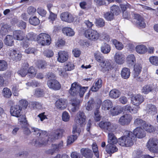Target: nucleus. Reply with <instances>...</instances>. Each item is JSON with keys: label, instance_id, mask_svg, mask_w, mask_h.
Wrapping results in <instances>:
<instances>
[{"label": "nucleus", "instance_id": "f257e3e1", "mask_svg": "<svg viewBox=\"0 0 158 158\" xmlns=\"http://www.w3.org/2000/svg\"><path fill=\"white\" fill-rule=\"evenodd\" d=\"M135 139L132 132L127 131L124 132V135L118 139V143L121 146L129 147L133 144Z\"/></svg>", "mask_w": 158, "mask_h": 158}, {"label": "nucleus", "instance_id": "f03ea898", "mask_svg": "<svg viewBox=\"0 0 158 158\" xmlns=\"http://www.w3.org/2000/svg\"><path fill=\"white\" fill-rule=\"evenodd\" d=\"M47 131H43V134L39 138L35 139L33 143L34 145L36 147H41L47 145L49 139V136Z\"/></svg>", "mask_w": 158, "mask_h": 158}, {"label": "nucleus", "instance_id": "7ed1b4c3", "mask_svg": "<svg viewBox=\"0 0 158 158\" xmlns=\"http://www.w3.org/2000/svg\"><path fill=\"white\" fill-rule=\"evenodd\" d=\"M100 127L104 131L107 132H113L116 129V125L110 122L106 121H101L99 123Z\"/></svg>", "mask_w": 158, "mask_h": 158}, {"label": "nucleus", "instance_id": "20e7f679", "mask_svg": "<svg viewBox=\"0 0 158 158\" xmlns=\"http://www.w3.org/2000/svg\"><path fill=\"white\" fill-rule=\"evenodd\" d=\"M146 147L151 152L158 153V140L155 138H151L148 140Z\"/></svg>", "mask_w": 158, "mask_h": 158}, {"label": "nucleus", "instance_id": "39448f33", "mask_svg": "<svg viewBox=\"0 0 158 158\" xmlns=\"http://www.w3.org/2000/svg\"><path fill=\"white\" fill-rule=\"evenodd\" d=\"M61 20L68 23H71L73 21L76 23L79 22L78 18L76 16H73L68 12H64L61 14L60 16Z\"/></svg>", "mask_w": 158, "mask_h": 158}, {"label": "nucleus", "instance_id": "423d86ee", "mask_svg": "<svg viewBox=\"0 0 158 158\" xmlns=\"http://www.w3.org/2000/svg\"><path fill=\"white\" fill-rule=\"evenodd\" d=\"M85 35L89 40L94 41L97 40L100 37V34L94 30H87L85 32Z\"/></svg>", "mask_w": 158, "mask_h": 158}, {"label": "nucleus", "instance_id": "0eeeda50", "mask_svg": "<svg viewBox=\"0 0 158 158\" xmlns=\"http://www.w3.org/2000/svg\"><path fill=\"white\" fill-rule=\"evenodd\" d=\"M37 41L43 46L48 45L49 44V35L45 33H40L37 37Z\"/></svg>", "mask_w": 158, "mask_h": 158}, {"label": "nucleus", "instance_id": "6e6552de", "mask_svg": "<svg viewBox=\"0 0 158 158\" xmlns=\"http://www.w3.org/2000/svg\"><path fill=\"white\" fill-rule=\"evenodd\" d=\"M142 68V66L141 63H137L134 65L133 72V77L138 81H141V80L139 76Z\"/></svg>", "mask_w": 158, "mask_h": 158}, {"label": "nucleus", "instance_id": "1a4fd4ad", "mask_svg": "<svg viewBox=\"0 0 158 158\" xmlns=\"http://www.w3.org/2000/svg\"><path fill=\"white\" fill-rule=\"evenodd\" d=\"M86 118V117L84 112L79 111L76 114L75 121L77 124L83 126L85 124Z\"/></svg>", "mask_w": 158, "mask_h": 158}, {"label": "nucleus", "instance_id": "9d476101", "mask_svg": "<svg viewBox=\"0 0 158 158\" xmlns=\"http://www.w3.org/2000/svg\"><path fill=\"white\" fill-rule=\"evenodd\" d=\"M97 103L100 106L101 103L102 109L105 111L109 110L113 106L112 102L109 99L105 100L102 103L101 100L99 99L98 100Z\"/></svg>", "mask_w": 158, "mask_h": 158}, {"label": "nucleus", "instance_id": "9b49d317", "mask_svg": "<svg viewBox=\"0 0 158 158\" xmlns=\"http://www.w3.org/2000/svg\"><path fill=\"white\" fill-rule=\"evenodd\" d=\"M55 75L53 73L50 74V88L54 90H59L61 88L60 84L56 80L54 79Z\"/></svg>", "mask_w": 158, "mask_h": 158}, {"label": "nucleus", "instance_id": "f8f14e48", "mask_svg": "<svg viewBox=\"0 0 158 158\" xmlns=\"http://www.w3.org/2000/svg\"><path fill=\"white\" fill-rule=\"evenodd\" d=\"M144 101V98L143 96L140 94L133 95L131 98L132 104L135 106H139Z\"/></svg>", "mask_w": 158, "mask_h": 158}, {"label": "nucleus", "instance_id": "ddd939ff", "mask_svg": "<svg viewBox=\"0 0 158 158\" xmlns=\"http://www.w3.org/2000/svg\"><path fill=\"white\" fill-rule=\"evenodd\" d=\"M132 119V117L130 114H125L120 118L118 123L122 125H128L130 123Z\"/></svg>", "mask_w": 158, "mask_h": 158}, {"label": "nucleus", "instance_id": "4468645a", "mask_svg": "<svg viewBox=\"0 0 158 158\" xmlns=\"http://www.w3.org/2000/svg\"><path fill=\"white\" fill-rule=\"evenodd\" d=\"M99 65L101 67V71L103 73L110 71L113 68L110 62L108 60L101 62Z\"/></svg>", "mask_w": 158, "mask_h": 158}, {"label": "nucleus", "instance_id": "2eb2a0df", "mask_svg": "<svg viewBox=\"0 0 158 158\" xmlns=\"http://www.w3.org/2000/svg\"><path fill=\"white\" fill-rule=\"evenodd\" d=\"M58 55L57 61L59 62L63 63L68 60L69 54L66 51L60 50L58 52Z\"/></svg>", "mask_w": 158, "mask_h": 158}, {"label": "nucleus", "instance_id": "dca6fc26", "mask_svg": "<svg viewBox=\"0 0 158 158\" xmlns=\"http://www.w3.org/2000/svg\"><path fill=\"white\" fill-rule=\"evenodd\" d=\"M128 106L121 107L118 106H116L110 110V113L113 116L118 115L122 112L125 111L124 108H126V107L128 108Z\"/></svg>", "mask_w": 158, "mask_h": 158}, {"label": "nucleus", "instance_id": "f3484780", "mask_svg": "<svg viewBox=\"0 0 158 158\" xmlns=\"http://www.w3.org/2000/svg\"><path fill=\"white\" fill-rule=\"evenodd\" d=\"M64 132V130L61 129H57L51 133L50 135V140L52 142L61 138Z\"/></svg>", "mask_w": 158, "mask_h": 158}, {"label": "nucleus", "instance_id": "a211bd4d", "mask_svg": "<svg viewBox=\"0 0 158 158\" xmlns=\"http://www.w3.org/2000/svg\"><path fill=\"white\" fill-rule=\"evenodd\" d=\"M22 107L19 105H15L11 107L10 112L11 115L14 117L19 118L21 114Z\"/></svg>", "mask_w": 158, "mask_h": 158}, {"label": "nucleus", "instance_id": "6ab92c4d", "mask_svg": "<svg viewBox=\"0 0 158 158\" xmlns=\"http://www.w3.org/2000/svg\"><path fill=\"white\" fill-rule=\"evenodd\" d=\"M135 21L136 22L137 25L140 27H145L146 24L144 19L140 15L138 14L134 15Z\"/></svg>", "mask_w": 158, "mask_h": 158}, {"label": "nucleus", "instance_id": "aec40b11", "mask_svg": "<svg viewBox=\"0 0 158 158\" xmlns=\"http://www.w3.org/2000/svg\"><path fill=\"white\" fill-rule=\"evenodd\" d=\"M133 135L135 138H142L145 136V133L143 130L140 127H137L133 131Z\"/></svg>", "mask_w": 158, "mask_h": 158}, {"label": "nucleus", "instance_id": "412c9836", "mask_svg": "<svg viewBox=\"0 0 158 158\" xmlns=\"http://www.w3.org/2000/svg\"><path fill=\"white\" fill-rule=\"evenodd\" d=\"M80 85L77 82L73 83L69 90V93L72 96H75L79 92Z\"/></svg>", "mask_w": 158, "mask_h": 158}, {"label": "nucleus", "instance_id": "4be33fe9", "mask_svg": "<svg viewBox=\"0 0 158 158\" xmlns=\"http://www.w3.org/2000/svg\"><path fill=\"white\" fill-rule=\"evenodd\" d=\"M55 106L57 109L60 110H63L67 107V102L65 99L60 98L56 101Z\"/></svg>", "mask_w": 158, "mask_h": 158}, {"label": "nucleus", "instance_id": "5701e85b", "mask_svg": "<svg viewBox=\"0 0 158 158\" xmlns=\"http://www.w3.org/2000/svg\"><path fill=\"white\" fill-rule=\"evenodd\" d=\"M115 61L119 64H123L124 61L125 57L121 52H118L115 53L114 56Z\"/></svg>", "mask_w": 158, "mask_h": 158}, {"label": "nucleus", "instance_id": "b1692460", "mask_svg": "<svg viewBox=\"0 0 158 158\" xmlns=\"http://www.w3.org/2000/svg\"><path fill=\"white\" fill-rule=\"evenodd\" d=\"M80 152L82 155L85 158H92L93 156L91 150L88 148H82L81 149Z\"/></svg>", "mask_w": 158, "mask_h": 158}, {"label": "nucleus", "instance_id": "393cba45", "mask_svg": "<svg viewBox=\"0 0 158 158\" xmlns=\"http://www.w3.org/2000/svg\"><path fill=\"white\" fill-rule=\"evenodd\" d=\"M13 35L15 39L18 40H22L25 38V33L21 30H16L13 32Z\"/></svg>", "mask_w": 158, "mask_h": 158}, {"label": "nucleus", "instance_id": "a878e982", "mask_svg": "<svg viewBox=\"0 0 158 158\" xmlns=\"http://www.w3.org/2000/svg\"><path fill=\"white\" fill-rule=\"evenodd\" d=\"M29 67L27 63L23 64L21 69L18 71V73L22 77H24L27 73V69Z\"/></svg>", "mask_w": 158, "mask_h": 158}, {"label": "nucleus", "instance_id": "bb28decb", "mask_svg": "<svg viewBox=\"0 0 158 158\" xmlns=\"http://www.w3.org/2000/svg\"><path fill=\"white\" fill-rule=\"evenodd\" d=\"M107 142L109 144H114L118 142V140L113 133L109 132L108 134Z\"/></svg>", "mask_w": 158, "mask_h": 158}, {"label": "nucleus", "instance_id": "cd10ccee", "mask_svg": "<svg viewBox=\"0 0 158 158\" xmlns=\"http://www.w3.org/2000/svg\"><path fill=\"white\" fill-rule=\"evenodd\" d=\"M143 127L147 132L152 133L154 132L156 130V128L150 124L147 123L145 122L143 125Z\"/></svg>", "mask_w": 158, "mask_h": 158}, {"label": "nucleus", "instance_id": "c85d7f7f", "mask_svg": "<svg viewBox=\"0 0 158 158\" xmlns=\"http://www.w3.org/2000/svg\"><path fill=\"white\" fill-rule=\"evenodd\" d=\"M147 111L148 114L153 115L157 113V109L155 105L149 104L147 106Z\"/></svg>", "mask_w": 158, "mask_h": 158}, {"label": "nucleus", "instance_id": "c756f323", "mask_svg": "<svg viewBox=\"0 0 158 158\" xmlns=\"http://www.w3.org/2000/svg\"><path fill=\"white\" fill-rule=\"evenodd\" d=\"M14 36L10 35H7L4 40L5 44L9 46H12L14 44Z\"/></svg>", "mask_w": 158, "mask_h": 158}, {"label": "nucleus", "instance_id": "7c9ffc66", "mask_svg": "<svg viewBox=\"0 0 158 158\" xmlns=\"http://www.w3.org/2000/svg\"><path fill=\"white\" fill-rule=\"evenodd\" d=\"M130 73V69L125 67L122 69L121 72V75L123 78L127 79L129 77Z\"/></svg>", "mask_w": 158, "mask_h": 158}, {"label": "nucleus", "instance_id": "2f4dec72", "mask_svg": "<svg viewBox=\"0 0 158 158\" xmlns=\"http://www.w3.org/2000/svg\"><path fill=\"white\" fill-rule=\"evenodd\" d=\"M120 94L121 93L119 90L114 89L110 91L109 96L111 98L116 99L119 97Z\"/></svg>", "mask_w": 158, "mask_h": 158}, {"label": "nucleus", "instance_id": "473e14b6", "mask_svg": "<svg viewBox=\"0 0 158 158\" xmlns=\"http://www.w3.org/2000/svg\"><path fill=\"white\" fill-rule=\"evenodd\" d=\"M106 151L109 154L113 153L118 150V148L114 144H108L106 147Z\"/></svg>", "mask_w": 158, "mask_h": 158}, {"label": "nucleus", "instance_id": "72a5a7b5", "mask_svg": "<svg viewBox=\"0 0 158 158\" xmlns=\"http://www.w3.org/2000/svg\"><path fill=\"white\" fill-rule=\"evenodd\" d=\"M136 52L139 54H144L147 50V48L143 45L141 44L137 46L135 48Z\"/></svg>", "mask_w": 158, "mask_h": 158}, {"label": "nucleus", "instance_id": "f704fd0d", "mask_svg": "<svg viewBox=\"0 0 158 158\" xmlns=\"http://www.w3.org/2000/svg\"><path fill=\"white\" fill-rule=\"evenodd\" d=\"M62 31L64 34L69 36H73L75 34V32L73 29L69 27H66L63 28Z\"/></svg>", "mask_w": 158, "mask_h": 158}, {"label": "nucleus", "instance_id": "c9c22d12", "mask_svg": "<svg viewBox=\"0 0 158 158\" xmlns=\"http://www.w3.org/2000/svg\"><path fill=\"white\" fill-rule=\"evenodd\" d=\"M111 50V47L106 43H104L101 47V51L104 54H108Z\"/></svg>", "mask_w": 158, "mask_h": 158}, {"label": "nucleus", "instance_id": "e433bc0d", "mask_svg": "<svg viewBox=\"0 0 158 158\" xmlns=\"http://www.w3.org/2000/svg\"><path fill=\"white\" fill-rule=\"evenodd\" d=\"M11 29V26L7 24L3 25L2 27L0 33L2 35H5L7 34Z\"/></svg>", "mask_w": 158, "mask_h": 158}, {"label": "nucleus", "instance_id": "4c0bfd02", "mask_svg": "<svg viewBox=\"0 0 158 158\" xmlns=\"http://www.w3.org/2000/svg\"><path fill=\"white\" fill-rule=\"evenodd\" d=\"M125 106H128V108L126 107V108H124L125 111H129L132 114L136 113L140 109V106H136V107H134L132 108L130 105H127Z\"/></svg>", "mask_w": 158, "mask_h": 158}, {"label": "nucleus", "instance_id": "58836bf2", "mask_svg": "<svg viewBox=\"0 0 158 158\" xmlns=\"http://www.w3.org/2000/svg\"><path fill=\"white\" fill-rule=\"evenodd\" d=\"M80 102V101L77 99L73 100L72 102V107L71 108V110L73 112H75L78 109Z\"/></svg>", "mask_w": 158, "mask_h": 158}, {"label": "nucleus", "instance_id": "ea45409f", "mask_svg": "<svg viewBox=\"0 0 158 158\" xmlns=\"http://www.w3.org/2000/svg\"><path fill=\"white\" fill-rule=\"evenodd\" d=\"M153 89V87L150 85H145L142 88L141 91L144 94H147Z\"/></svg>", "mask_w": 158, "mask_h": 158}, {"label": "nucleus", "instance_id": "a19ab883", "mask_svg": "<svg viewBox=\"0 0 158 158\" xmlns=\"http://www.w3.org/2000/svg\"><path fill=\"white\" fill-rule=\"evenodd\" d=\"M65 69L67 71H70L73 70L75 68V65L73 62L69 61L66 62L64 65Z\"/></svg>", "mask_w": 158, "mask_h": 158}, {"label": "nucleus", "instance_id": "79ce46f5", "mask_svg": "<svg viewBox=\"0 0 158 158\" xmlns=\"http://www.w3.org/2000/svg\"><path fill=\"white\" fill-rule=\"evenodd\" d=\"M63 146V142L61 141L58 144V145L56 144L52 145L51 150H50V154H52L54 152L58 151L59 148H61Z\"/></svg>", "mask_w": 158, "mask_h": 158}, {"label": "nucleus", "instance_id": "37998d69", "mask_svg": "<svg viewBox=\"0 0 158 158\" xmlns=\"http://www.w3.org/2000/svg\"><path fill=\"white\" fill-rule=\"evenodd\" d=\"M112 42L115 48L118 50H121L123 48L124 46L121 42L116 40H113Z\"/></svg>", "mask_w": 158, "mask_h": 158}, {"label": "nucleus", "instance_id": "c03bdc74", "mask_svg": "<svg viewBox=\"0 0 158 158\" xmlns=\"http://www.w3.org/2000/svg\"><path fill=\"white\" fill-rule=\"evenodd\" d=\"M110 10L111 12L114 15H118L120 13V10L119 7L115 5L112 6L110 8Z\"/></svg>", "mask_w": 158, "mask_h": 158}, {"label": "nucleus", "instance_id": "a18cd8bd", "mask_svg": "<svg viewBox=\"0 0 158 158\" xmlns=\"http://www.w3.org/2000/svg\"><path fill=\"white\" fill-rule=\"evenodd\" d=\"M79 124H75L73 125V128L72 133L73 134H77L79 135L81 132L80 127H82Z\"/></svg>", "mask_w": 158, "mask_h": 158}, {"label": "nucleus", "instance_id": "49530a36", "mask_svg": "<svg viewBox=\"0 0 158 158\" xmlns=\"http://www.w3.org/2000/svg\"><path fill=\"white\" fill-rule=\"evenodd\" d=\"M95 60L100 63L101 62L104 61V57L99 52H96L94 53Z\"/></svg>", "mask_w": 158, "mask_h": 158}, {"label": "nucleus", "instance_id": "de8ad7c7", "mask_svg": "<svg viewBox=\"0 0 158 158\" xmlns=\"http://www.w3.org/2000/svg\"><path fill=\"white\" fill-rule=\"evenodd\" d=\"M127 63L133 64L136 61L135 57L133 54L129 55L127 58Z\"/></svg>", "mask_w": 158, "mask_h": 158}, {"label": "nucleus", "instance_id": "09e8293b", "mask_svg": "<svg viewBox=\"0 0 158 158\" xmlns=\"http://www.w3.org/2000/svg\"><path fill=\"white\" fill-rule=\"evenodd\" d=\"M29 23L34 26L38 25L40 23V21L38 18L35 16L31 17L29 19Z\"/></svg>", "mask_w": 158, "mask_h": 158}, {"label": "nucleus", "instance_id": "8fccbe9b", "mask_svg": "<svg viewBox=\"0 0 158 158\" xmlns=\"http://www.w3.org/2000/svg\"><path fill=\"white\" fill-rule=\"evenodd\" d=\"M2 93L4 97L7 98H10L12 95L11 91L7 88H5L3 89Z\"/></svg>", "mask_w": 158, "mask_h": 158}, {"label": "nucleus", "instance_id": "3c124183", "mask_svg": "<svg viewBox=\"0 0 158 158\" xmlns=\"http://www.w3.org/2000/svg\"><path fill=\"white\" fill-rule=\"evenodd\" d=\"M10 55L12 59L16 60H20L22 56L21 54L17 53L14 50L10 53Z\"/></svg>", "mask_w": 158, "mask_h": 158}, {"label": "nucleus", "instance_id": "603ef678", "mask_svg": "<svg viewBox=\"0 0 158 158\" xmlns=\"http://www.w3.org/2000/svg\"><path fill=\"white\" fill-rule=\"evenodd\" d=\"M77 138V135H71L68 137L67 143L68 144H70L76 140Z\"/></svg>", "mask_w": 158, "mask_h": 158}, {"label": "nucleus", "instance_id": "864d4df0", "mask_svg": "<svg viewBox=\"0 0 158 158\" xmlns=\"http://www.w3.org/2000/svg\"><path fill=\"white\" fill-rule=\"evenodd\" d=\"M94 105V102L93 100L89 101L85 105L86 109L88 110H91Z\"/></svg>", "mask_w": 158, "mask_h": 158}, {"label": "nucleus", "instance_id": "5fc2aeb1", "mask_svg": "<svg viewBox=\"0 0 158 158\" xmlns=\"http://www.w3.org/2000/svg\"><path fill=\"white\" fill-rule=\"evenodd\" d=\"M32 132L34 133V134L37 136H41L42 134H43V131H46L41 130L40 129L38 128L35 127H32Z\"/></svg>", "mask_w": 158, "mask_h": 158}, {"label": "nucleus", "instance_id": "6e6d98bb", "mask_svg": "<svg viewBox=\"0 0 158 158\" xmlns=\"http://www.w3.org/2000/svg\"><path fill=\"white\" fill-rule=\"evenodd\" d=\"M100 107V106L99 105L96 108V110L94 112V118L95 120L96 121H98L100 120L101 118V116L99 114V109Z\"/></svg>", "mask_w": 158, "mask_h": 158}, {"label": "nucleus", "instance_id": "4d7b16f0", "mask_svg": "<svg viewBox=\"0 0 158 158\" xmlns=\"http://www.w3.org/2000/svg\"><path fill=\"white\" fill-rule=\"evenodd\" d=\"M149 60L152 64L156 66H158V56H151L149 58Z\"/></svg>", "mask_w": 158, "mask_h": 158}, {"label": "nucleus", "instance_id": "13d9d810", "mask_svg": "<svg viewBox=\"0 0 158 158\" xmlns=\"http://www.w3.org/2000/svg\"><path fill=\"white\" fill-rule=\"evenodd\" d=\"M7 63L4 60H0V71H3L7 68Z\"/></svg>", "mask_w": 158, "mask_h": 158}, {"label": "nucleus", "instance_id": "bf43d9fd", "mask_svg": "<svg viewBox=\"0 0 158 158\" xmlns=\"http://www.w3.org/2000/svg\"><path fill=\"white\" fill-rule=\"evenodd\" d=\"M105 19L108 21H111L114 18V15L111 11L106 13L104 15Z\"/></svg>", "mask_w": 158, "mask_h": 158}, {"label": "nucleus", "instance_id": "052dcab7", "mask_svg": "<svg viewBox=\"0 0 158 158\" xmlns=\"http://www.w3.org/2000/svg\"><path fill=\"white\" fill-rule=\"evenodd\" d=\"M36 65L39 69L45 68L47 65L46 63L45 62L42 60H38L36 63Z\"/></svg>", "mask_w": 158, "mask_h": 158}, {"label": "nucleus", "instance_id": "680f3d73", "mask_svg": "<svg viewBox=\"0 0 158 158\" xmlns=\"http://www.w3.org/2000/svg\"><path fill=\"white\" fill-rule=\"evenodd\" d=\"M92 149L94 152V153L95 156L98 158L99 157V154L98 153V148L95 143H94L92 145Z\"/></svg>", "mask_w": 158, "mask_h": 158}, {"label": "nucleus", "instance_id": "e2e57ef3", "mask_svg": "<svg viewBox=\"0 0 158 158\" xmlns=\"http://www.w3.org/2000/svg\"><path fill=\"white\" fill-rule=\"evenodd\" d=\"M19 117V118L18 120L21 123V124H23L24 125H27V122L25 115H21V114Z\"/></svg>", "mask_w": 158, "mask_h": 158}, {"label": "nucleus", "instance_id": "0e129e2a", "mask_svg": "<svg viewBox=\"0 0 158 158\" xmlns=\"http://www.w3.org/2000/svg\"><path fill=\"white\" fill-rule=\"evenodd\" d=\"M70 116L69 113L66 111L62 113V119L65 122H68L70 119Z\"/></svg>", "mask_w": 158, "mask_h": 158}, {"label": "nucleus", "instance_id": "69168bd1", "mask_svg": "<svg viewBox=\"0 0 158 158\" xmlns=\"http://www.w3.org/2000/svg\"><path fill=\"white\" fill-rule=\"evenodd\" d=\"M66 70L65 69V68L64 69L60 68L59 69V75L63 77H66L68 76V73H67Z\"/></svg>", "mask_w": 158, "mask_h": 158}, {"label": "nucleus", "instance_id": "338daca9", "mask_svg": "<svg viewBox=\"0 0 158 158\" xmlns=\"http://www.w3.org/2000/svg\"><path fill=\"white\" fill-rule=\"evenodd\" d=\"M145 122V121H143L141 119L138 118L135 120L134 122V124L136 126H141L143 127V125Z\"/></svg>", "mask_w": 158, "mask_h": 158}, {"label": "nucleus", "instance_id": "774afa93", "mask_svg": "<svg viewBox=\"0 0 158 158\" xmlns=\"http://www.w3.org/2000/svg\"><path fill=\"white\" fill-rule=\"evenodd\" d=\"M72 53L75 57H78L81 54V51L78 48H75L73 50Z\"/></svg>", "mask_w": 158, "mask_h": 158}]
</instances>
